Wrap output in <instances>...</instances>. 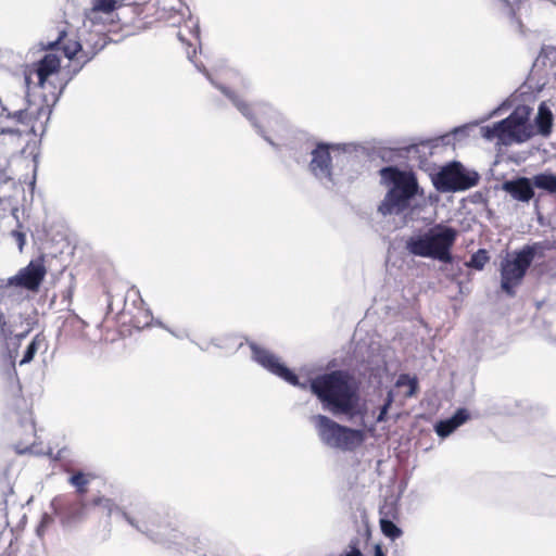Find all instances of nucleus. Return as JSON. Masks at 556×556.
I'll return each instance as SVG.
<instances>
[{
	"label": "nucleus",
	"mask_w": 556,
	"mask_h": 556,
	"mask_svg": "<svg viewBox=\"0 0 556 556\" xmlns=\"http://www.w3.org/2000/svg\"><path fill=\"white\" fill-rule=\"evenodd\" d=\"M68 483L76 489L77 497H83L87 493L89 480L83 471H75L68 478Z\"/></svg>",
	"instance_id": "nucleus-24"
},
{
	"label": "nucleus",
	"mask_w": 556,
	"mask_h": 556,
	"mask_svg": "<svg viewBox=\"0 0 556 556\" xmlns=\"http://www.w3.org/2000/svg\"><path fill=\"white\" fill-rule=\"evenodd\" d=\"M454 142L455 138L452 131H450L434 138L422 140L419 143L410 144L406 148V153L408 157L427 159L428 155L432 154V149L452 146Z\"/></svg>",
	"instance_id": "nucleus-13"
},
{
	"label": "nucleus",
	"mask_w": 556,
	"mask_h": 556,
	"mask_svg": "<svg viewBox=\"0 0 556 556\" xmlns=\"http://www.w3.org/2000/svg\"><path fill=\"white\" fill-rule=\"evenodd\" d=\"M534 190L539 189L549 195L556 194V173L544 170L531 177Z\"/></svg>",
	"instance_id": "nucleus-18"
},
{
	"label": "nucleus",
	"mask_w": 556,
	"mask_h": 556,
	"mask_svg": "<svg viewBox=\"0 0 556 556\" xmlns=\"http://www.w3.org/2000/svg\"><path fill=\"white\" fill-rule=\"evenodd\" d=\"M554 125V114L549 105L542 101L538 106L536 115L531 125L533 135H540L548 138L552 135Z\"/></svg>",
	"instance_id": "nucleus-17"
},
{
	"label": "nucleus",
	"mask_w": 556,
	"mask_h": 556,
	"mask_svg": "<svg viewBox=\"0 0 556 556\" xmlns=\"http://www.w3.org/2000/svg\"><path fill=\"white\" fill-rule=\"evenodd\" d=\"M53 521V518L51 515L45 513L41 516L40 522L38 523L36 528V534L41 538L45 534V531L49 525H51Z\"/></svg>",
	"instance_id": "nucleus-32"
},
{
	"label": "nucleus",
	"mask_w": 556,
	"mask_h": 556,
	"mask_svg": "<svg viewBox=\"0 0 556 556\" xmlns=\"http://www.w3.org/2000/svg\"><path fill=\"white\" fill-rule=\"evenodd\" d=\"M92 504L94 506H101L103 509L106 510V515L111 516L112 508H113V502L110 498H106L104 496H97L92 500Z\"/></svg>",
	"instance_id": "nucleus-31"
},
{
	"label": "nucleus",
	"mask_w": 556,
	"mask_h": 556,
	"mask_svg": "<svg viewBox=\"0 0 556 556\" xmlns=\"http://www.w3.org/2000/svg\"><path fill=\"white\" fill-rule=\"evenodd\" d=\"M30 451H31V447H29V446L25 447L24 450H21V448L16 447V453L17 454H24V453L30 452Z\"/></svg>",
	"instance_id": "nucleus-45"
},
{
	"label": "nucleus",
	"mask_w": 556,
	"mask_h": 556,
	"mask_svg": "<svg viewBox=\"0 0 556 556\" xmlns=\"http://www.w3.org/2000/svg\"><path fill=\"white\" fill-rule=\"evenodd\" d=\"M439 201V195L437 193H430L428 195V199H426V203L429 202L430 204H434Z\"/></svg>",
	"instance_id": "nucleus-39"
},
{
	"label": "nucleus",
	"mask_w": 556,
	"mask_h": 556,
	"mask_svg": "<svg viewBox=\"0 0 556 556\" xmlns=\"http://www.w3.org/2000/svg\"><path fill=\"white\" fill-rule=\"evenodd\" d=\"M489 260L490 256L488 251L485 249H479L470 255L469 261L466 262V266L476 270H482Z\"/></svg>",
	"instance_id": "nucleus-25"
},
{
	"label": "nucleus",
	"mask_w": 556,
	"mask_h": 556,
	"mask_svg": "<svg viewBox=\"0 0 556 556\" xmlns=\"http://www.w3.org/2000/svg\"><path fill=\"white\" fill-rule=\"evenodd\" d=\"M382 359L379 356H376L374 359L368 361V364H382Z\"/></svg>",
	"instance_id": "nucleus-44"
},
{
	"label": "nucleus",
	"mask_w": 556,
	"mask_h": 556,
	"mask_svg": "<svg viewBox=\"0 0 556 556\" xmlns=\"http://www.w3.org/2000/svg\"><path fill=\"white\" fill-rule=\"evenodd\" d=\"M251 359L262 368L301 390H309L324 410L332 415H345L352 420L367 413V401L361 393V380L348 369H334L318 374L302 382L296 372L279 356L255 341H247Z\"/></svg>",
	"instance_id": "nucleus-1"
},
{
	"label": "nucleus",
	"mask_w": 556,
	"mask_h": 556,
	"mask_svg": "<svg viewBox=\"0 0 556 556\" xmlns=\"http://www.w3.org/2000/svg\"><path fill=\"white\" fill-rule=\"evenodd\" d=\"M502 190L506 192L513 200L529 203L535 195L531 177L514 176L502 182Z\"/></svg>",
	"instance_id": "nucleus-12"
},
{
	"label": "nucleus",
	"mask_w": 556,
	"mask_h": 556,
	"mask_svg": "<svg viewBox=\"0 0 556 556\" xmlns=\"http://www.w3.org/2000/svg\"><path fill=\"white\" fill-rule=\"evenodd\" d=\"M374 556H387L380 545H376L374 549Z\"/></svg>",
	"instance_id": "nucleus-41"
},
{
	"label": "nucleus",
	"mask_w": 556,
	"mask_h": 556,
	"mask_svg": "<svg viewBox=\"0 0 556 556\" xmlns=\"http://www.w3.org/2000/svg\"><path fill=\"white\" fill-rule=\"evenodd\" d=\"M60 63L61 61L58 55L48 53L34 64V74L40 87L47 88V86H51L53 89L56 88L55 84L49 78L59 72Z\"/></svg>",
	"instance_id": "nucleus-14"
},
{
	"label": "nucleus",
	"mask_w": 556,
	"mask_h": 556,
	"mask_svg": "<svg viewBox=\"0 0 556 556\" xmlns=\"http://www.w3.org/2000/svg\"><path fill=\"white\" fill-rule=\"evenodd\" d=\"M24 407L20 410L14 412V416L16 421L18 422L20 427L24 430L26 433H34L35 432V422L33 418L31 412L27 408V405L25 401H23Z\"/></svg>",
	"instance_id": "nucleus-22"
},
{
	"label": "nucleus",
	"mask_w": 556,
	"mask_h": 556,
	"mask_svg": "<svg viewBox=\"0 0 556 556\" xmlns=\"http://www.w3.org/2000/svg\"><path fill=\"white\" fill-rule=\"evenodd\" d=\"M394 402V393L392 390L387 392L383 404L379 407V413L376 418L377 424L386 422L389 417V410Z\"/></svg>",
	"instance_id": "nucleus-27"
},
{
	"label": "nucleus",
	"mask_w": 556,
	"mask_h": 556,
	"mask_svg": "<svg viewBox=\"0 0 556 556\" xmlns=\"http://www.w3.org/2000/svg\"><path fill=\"white\" fill-rule=\"evenodd\" d=\"M41 345L47 346V342L46 337L40 332L37 333L26 346L23 356L20 361V366L29 364L34 359L35 355L37 354Z\"/></svg>",
	"instance_id": "nucleus-20"
},
{
	"label": "nucleus",
	"mask_w": 556,
	"mask_h": 556,
	"mask_svg": "<svg viewBox=\"0 0 556 556\" xmlns=\"http://www.w3.org/2000/svg\"><path fill=\"white\" fill-rule=\"evenodd\" d=\"M108 41L102 40L99 47L91 51L88 47L85 46L86 52H79L77 55V63L84 64V66L90 62L101 50H103L106 46Z\"/></svg>",
	"instance_id": "nucleus-29"
},
{
	"label": "nucleus",
	"mask_w": 556,
	"mask_h": 556,
	"mask_svg": "<svg viewBox=\"0 0 556 556\" xmlns=\"http://www.w3.org/2000/svg\"><path fill=\"white\" fill-rule=\"evenodd\" d=\"M84 64L76 63L63 70L60 76V89L53 94V103L58 102L68 83L83 70Z\"/></svg>",
	"instance_id": "nucleus-21"
},
{
	"label": "nucleus",
	"mask_w": 556,
	"mask_h": 556,
	"mask_svg": "<svg viewBox=\"0 0 556 556\" xmlns=\"http://www.w3.org/2000/svg\"><path fill=\"white\" fill-rule=\"evenodd\" d=\"M65 36H66L65 30L60 31L58 38L54 41L49 42V48L50 49H60L59 45L61 43V41L63 40V38Z\"/></svg>",
	"instance_id": "nucleus-35"
},
{
	"label": "nucleus",
	"mask_w": 556,
	"mask_h": 556,
	"mask_svg": "<svg viewBox=\"0 0 556 556\" xmlns=\"http://www.w3.org/2000/svg\"><path fill=\"white\" fill-rule=\"evenodd\" d=\"M16 238L18 241V245L22 249L23 244L25 243V235L22 232H16Z\"/></svg>",
	"instance_id": "nucleus-42"
},
{
	"label": "nucleus",
	"mask_w": 556,
	"mask_h": 556,
	"mask_svg": "<svg viewBox=\"0 0 556 556\" xmlns=\"http://www.w3.org/2000/svg\"><path fill=\"white\" fill-rule=\"evenodd\" d=\"M46 267L42 258L31 260L27 266L7 279H0V334L8 340L18 326H33L35 312L23 290L37 291L41 286Z\"/></svg>",
	"instance_id": "nucleus-2"
},
{
	"label": "nucleus",
	"mask_w": 556,
	"mask_h": 556,
	"mask_svg": "<svg viewBox=\"0 0 556 556\" xmlns=\"http://www.w3.org/2000/svg\"><path fill=\"white\" fill-rule=\"evenodd\" d=\"M469 419V410L465 407H458L450 417L435 421L433 430L439 438L446 439Z\"/></svg>",
	"instance_id": "nucleus-15"
},
{
	"label": "nucleus",
	"mask_w": 556,
	"mask_h": 556,
	"mask_svg": "<svg viewBox=\"0 0 556 556\" xmlns=\"http://www.w3.org/2000/svg\"><path fill=\"white\" fill-rule=\"evenodd\" d=\"M177 37L178 39L181 41V42H185V37L182 36V34L180 31L177 33Z\"/></svg>",
	"instance_id": "nucleus-49"
},
{
	"label": "nucleus",
	"mask_w": 556,
	"mask_h": 556,
	"mask_svg": "<svg viewBox=\"0 0 556 556\" xmlns=\"http://www.w3.org/2000/svg\"><path fill=\"white\" fill-rule=\"evenodd\" d=\"M457 237L458 231L454 227L439 223L408 236L404 241V250L412 256L452 264V250Z\"/></svg>",
	"instance_id": "nucleus-5"
},
{
	"label": "nucleus",
	"mask_w": 556,
	"mask_h": 556,
	"mask_svg": "<svg viewBox=\"0 0 556 556\" xmlns=\"http://www.w3.org/2000/svg\"><path fill=\"white\" fill-rule=\"evenodd\" d=\"M191 34L197 38L199 39L200 38V26H199V23L195 22L192 27H191Z\"/></svg>",
	"instance_id": "nucleus-38"
},
{
	"label": "nucleus",
	"mask_w": 556,
	"mask_h": 556,
	"mask_svg": "<svg viewBox=\"0 0 556 556\" xmlns=\"http://www.w3.org/2000/svg\"><path fill=\"white\" fill-rule=\"evenodd\" d=\"M30 76L29 75H25V85L27 86V88L29 87L30 85Z\"/></svg>",
	"instance_id": "nucleus-46"
},
{
	"label": "nucleus",
	"mask_w": 556,
	"mask_h": 556,
	"mask_svg": "<svg viewBox=\"0 0 556 556\" xmlns=\"http://www.w3.org/2000/svg\"><path fill=\"white\" fill-rule=\"evenodd\" d=\"M431 181L439 192H460L477 186L480 175L458 161H451L431 175Z\"/></svg>",
	"instance_id": "nucleus-10"
},
{
	"label": "nucleus",
	"mask_w": 556,
	"mask_h": 556,
	"mask_svg": "<svg viewBox=\"0 0 556 556\" xmlns=\"http://www.w3.org/2000/svg\"><path fill=\"white\" fill-rule=\"evenodd\" d=\"M191 342L195 344V342H194L193 340H191ZM197 345H198V346H199V349H200V350H202V351H207V349H208L207 346H205V345H201V344H199V343H197Z\"/></svg>",
	"instance_id": "nucleus-47"
},
{
	"label": "nucleus",
	"mask_w": 556,
	"mask_h": 556,
	"mask_svg": "<svg viewBox=\"0 0 556 556\" xmlns=\"http://www.w3.org/2000/svg\"><path fill=\"white\" fill-rule=\"evenodd\" d=\"M287 147L290 151V156L298 164L306 162V156L311 155L307 169L326 188H333L338 184L332 153L337 151L342 152V162L354 160L352 143H334L318 140L306 131L295 132Z\"/></svg>",
	"instance_id": "nucleus-4"
},
{
	"label": "nucleus",
	"mask_w": 556,
	"mask_h": 556,
	"mask_svg": "<svg viewBox=\"0 0 556 556\" xmlns=\"http://www.w3.org/2000/svg\"><path fill=\"white\" fill-rule=\"evenodd\" d=\"M522 0H492L493 10L505 17L513 31L520 35L526 34L521 20L516 15V10Z\"/></svg>",
	"instance_id": "nucleus-16"
},
{
	"label": "nucleus",
	"mask_w": 556,
	"mask_h": 556,
	"mask_svg": "<svg viewBox=\"0 0 556 556\" xmlns=\"http://www.w3.org/2000/svg\"><path fill=\"white\" fill-rule=\"evenodd\" d=\"M167 331H168L172 336H174L175 338H177V339H184V338H188V339H189V333H188V331H186V330H182V331L176 332V331H174V330H172V329H167Z\"/></svg>",
	"instance_id": "nucleus-37"
},
{
	"label": "nucleus",
	"mask_w": 556,
	"mask_h": 556,
	"mask_svg": "<svg viewBox=\"0 0 556 556\" xmlns=\"http://www.w3.org/2000/svg\"><path fill=\"white\" fill-rule=\"evenodd\" d=\"M195 53L197 51L193 50L192 54H188V59L193 62L197 70L206 77L212 86H214L229 99L232 105L250 122L251 126L254 128L258 136H261L275 151H280L281 144L276 142L271 136L268 135L263 123H266L267 126H271L274 122H282L281 115L266 103L257 102L252 104L245 102L233 90L223 84L217 83L212 77L211 73L204 66V64L193 61Z\"/></svg>",
	"instance_id": "nucleus-6"
},
{
	"label": "nucleus",
	"mask_w": 556,
	"mask_h": 556,
	"mask_svg": "<svg viewBox=\"0 0 556 556\" xmlns=\"http://www.w3.org/2000/svg\"><path fill=\"white\" fill-rule=\"evenodd\" d=\"M155 324H156L159 327H162V328H164V329H166V330H167V329H169L168 327H166V326H165L162 321H160V320H156V321H155Z\"/></svg>",
	"instance_id": "nucleus-48"
},
{
	"label": "nucleus",
	"mask_w": 556,
	"mask_h": 556,
	"mask_svg": "<svg viewBox=\"0 0 556 556\" xmlns=\"http://www.w3.org/2000/svg\"><path fill=\"white\" fill-rule=\"evenodd\" d=\"M509 108H510V102L508 100H505L500 105H497L495 109H493L483 121L491 118L493 116H497V115L502 114L503 112L507 111Z\"/></svg>",
	"instance_id": "nucleus-33"
},
{
	"label": "nucleus",
	"mask_w": 556,
	"mask_h": 556,
	"mask_svg": "<svg viewBox=\"0 0 556 556\" xmlns=\"http://www.w3.org/2000/svg\"><path fill=\"white\" fill-rule=\"evenodd\" d=\"M31 328H33V326H26V329H25L23 332H21V333L16 334V337L18 338V340L24 339V338L29 333V331L31 330Z\"/></svg>",
	"instance_id": "nucleus-40"
},
{
	"label": "nucleus",
	"mask_w": 556,
	"mask_h": 556,
	"mask_svg": "<svg viewBox=\"0 0 556 556\" xmlns=\"http://www.w3.org/2000/svg\"><path fill=\"white\" fill-rule=\"evenodd\" d=\"M51 508L61 518L63 526H71L83 520L86 515L87 504L83 497L68 500L65 496H56L51 501Z\"/></svg>",
	"instance_id": "nucleus-11"
},
{
	"label": "nucleus",
	"mask_w": 556,
	"mask_h": 556,
	"mask_svg": "<svg viewBox=\"0 0 556 556\" xmlns=\"http://www.w3.org/2000/svg\"><path fill=\"white\" fill-rule=\"evenodd\" d=\"M531 113L532 109L529 105H517L507 117L492 125L482 126L481 136L486 141L497 140V143L503 146L523 143L533 137Z\"/></svg>",
	"instance_id": "nucleus-9"
},
{
	"label": "nucleus",
	"mask_w": 556,
	"mask_h": 556,
	"mask_svg": "<svg viewBox=\"0 0 556 556\" xmlns=\"http://www.w3.org/2000/svg\"><path fill=\"white\" fill-rule=\"evenodd\" d=\"M97 37V40L91 43L89 40L86 42V47H88L91 51L96 50L99 45L101 43L102 40H105L106 41V37L105 36H102V35H96Z\"/></svg>",
	"instance_id": "nucleus-34"
},
{
	"label": "nucleus",
	"mask_w": 556,
	"mask_h": 556,
	"mask_svg": "<svg viewBox=\"0 0 556 556\" xmlns=\"http://www.w3.org/2000/svg\"><path fill=\"white\" fill-rule=\"evenodd\" d=\"M397 387H408L406 396L412 397L417 394L419 390V383L416 377H412L408 374H401L396 380Z\"/></svg>",
	"instance_id": "nucleus-26"
},
{
	"label": "nucleus",
	"mask_w": 556,
	"mask_h": 556,
	"mask_svg": "<svg viewBox=\"0 0 556 556\" xmlns=\"http://www.w3.org/2000/svg\"><path fill=\"white\" fill-rule=\"evenodd\" d=\"M545 256L543 242H533L507 253L500 264L501 291L509 298L516 295V289L523 282L535 258Z\"/></svg>",
	"instance_id": "nucleus-8"
},
{
	"label": "nucleus",
	"mask_w": 556,
	"mask_h": 556,
	"mask_svg": "<svg viewBox=\"0 0 556 556\" xmlns=\"http://www.w3.org/2000/svg\"><path fill=\"white\" fill-rule=\"evenodd\" d=\"M379 175L388 190L378 212L383 216L403 214L406 225L418 219L426 207V198L415 172L388 165L380 168Z\"/></svg>",
	"instance_id": "nucleus-3"
},
{
	"label": "nucleus",
	"mask_w": 556,
	"mask_h": 556,
	"mask_svg": "<svg viewBox=\"0 0 556 556\" xmlns=\"http://www.w3.org/2000/svg\"><path fill=\"white\" fill-rule=\"evenodd\" d=\"M380 529L382 534L391 541L397 540L403 534V530L389 518L380 519Z\"/></svg>",
	"instance_id": "nucleus-23"
},
{
	"label": "nucleus",
	"mask_w": 556,
	"mask_h": 556,
	"mask_svg": "<svg viewBox=\"0 0 556 556\" xmlns=\"http://www.w3.org/2000/svg\"><path fill=\"white\" fill-rule=\"evenodd\" d=\"M212 345L216 346V348H222V344L219 342V339L217 338H213L210 342Z\"/></svg>",
	"instance_id": "nucleus-43"
},
{
	"label": "nucleus",
	"mask_w": 556,
	"mask_h": 556,
	"mask_svg": "<svg viewBox=\"0 0 556 556\" xmlns=\"http://www.w3.org/2000/svg\"><path fill=\"white\" fill-rule=\"evenodd\" d=\"M367 412L369 407L367 406ZM356 417L352 420L348 419L345 415H334L336 417H344L348 421L358 420L361 428H351L349 426L341 425L326 415L318 414L314 416L315 427L317 429L320 441L332 448L341 451H353L361 446L366 440V430H374V425L369 426L366 422V417Z\"/></svg>",
	"instance_id": "nucleus-7"
},
{
	"label": "nucleus",
	"mask_w": 556,
	"mask_h": 556,
	"mask_svg": "<svg viewBox=\"0 0 556 556\" xmlns=\"http://www.w3.org/2000/svg\"><path fill=\"white\" fill-rule=\"evenodd\" d=\"M62 51L68 60L77 59L79 52H86L85 46L80 41L67 42L62 46Z\"/></svg>",
	"instance_id": "nucleus-28"
},
{
	"label": "nucleus",
	"mask_w": 556,
	"mask_h": 556,
	"mask_svg": "<svg viewBox=\"0 0 556 556\" xmlns=\"http://www.w3.org/2000/svg\"><path fill=\"white\" fill-rule=\"evenodd\" d=\"M21 131L14 127H1L0 135H20Z\"/></svg>",
	"instance_id": "nucleus-36"
},
{
	"label": "nucleus",
	"mask_w": 556,
	"mask_h": 556,
	"mask_svg": "<svg viewBox=\"0 0 556 556\" xmlns=\"http://www.w3.org/2000/svg\"><path fill=\"white\" fill-rule=\"evenodd\" d=\"M478 124H479L478 122H473V123L456 126L451 131H452L455 140L465 138V137L469 136L470 129L476 127Z\"/></svg>",
	"instance_id": "nucleus-30"
},
{
	"label": "nucleus",
	"mask_w": 556,
	"mask_h": 556,
	"mask_svg": "<svg viewBox=\"0 0 556 556\" xmlns=\"http://www.w3.org/2000/svg\"><path fill=\"white\" fill-rule=\"evenodd\" d=\"M127 1L128 0H92V8L86 13V16L89 20H93L98 13L110 14L116 10L117 7L129 4Z\"/></svg>",
	"instance_id": "nucleus-19"
}]
</instances>
